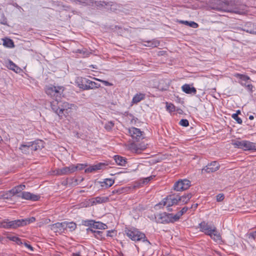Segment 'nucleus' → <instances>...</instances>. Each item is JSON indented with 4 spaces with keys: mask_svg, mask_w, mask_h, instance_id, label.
Returning <instances> with one entry per match:
<instances>
[{
    "mask_svg": "<svg viewBox=\"0 0 256 256\" xmlns=\"http://www.w3.org/2000/svg\"><path fill=\"white\" fill-rule=\"evenodd\" d=\"M208 4L212 10L221 12L243 14L247 12L246 6L236 0H210Z\"/></svg>",
    "mask_w": 256,
    "mask_h": 256,
    "instance_id": "f257e3e1",
    "label": "nucleus"
},
{
    "mask_svg": "<svg viewBox=\"0 0 256 256\" xmlns=\"http://www.w3.org/2000/svg\"><path fill=\"white\" fill-rule=\"evenodd\" d=\"M124 232L126 236L132 240L140 241L142 240L144 242H146L150 244L145 234L135 228H126Z\"/></svg>",
    "mask_w": 256,
    "mask_h": 256,
    "instance_id": "f03ea898",
    "label": "nucleus"
},
{
    "mask_svg": "<svg viewBox=\"0 0 256 256\" xmlns=\"http://www.w3.org/2000/svg\"><path fill=\"white\" fill-rule=\"evenodd\" d=\"M46 94L54 99L60 98L64 91L63 86H48L46 88Z\"/></svg>",
    "mask_w": 256,
    "mask_h": 256,
    "instance_id": "7ed1b4c3",
    "label": "nucleus"
},
{
    "mask_svg": "<svg viewBox=\"0 0 256 256\" xmlns=\"http://www.w3.org/2000/svg\"><path fill=\"white\" fill-rule=\"evenodd\" d=\"M60 106L58 116L61 118L68 114L71 112V110H76L77 108L75 104L66 102H60Z\"/></svg>",
    "mask_w": 256,
    "mask_h": 256,
    "instance_id": "20e7f679",
    "label": "nucleus"
},
{
    "mask_svg": "<svg viewBox=\"0 0 256 256\" xmlns=\"http://www.w3.org/2000/svg\"><path fill=\"white\" fill-rule=\"evenodd\" d=\"M234 76L240 79L238 82L242 86H244L250 92L252 91L253 86L249 82L250 80V78L245 74H234Z\"/></svg>",
    "mask_w": 256,
    "mask_h": 256,
    "instance_id": "39448f33",
    "label": "nucleus"
},
{
    "mask_svg": "<svg viewBox=\"0 0 256 256\" xmlns=\"http://www.w3.org/2000/svg\"><path fill=\"white\" fill-rule=\"evenodd\" d=\"M190 186V182L187 180H180L176 182L174 186V188L176 191H183L188 189Z\"/></svg>",
    "mask_w": 256,
    "mask_h": 256,
    "instance_id": "423d86ee",
    "label": "nucleus"
},
{
    "mask_svg": "<svg viewBox=\"0 0 256 256\" xmlns=\"http://www.w3.org/2000/svg\"><path fill=\"white\" fill-rule=\"evenodd\" d=\"M18 220L10 221L8 219L0 222V228L6 229H15L20 226Z\"/></svg>",
    "mask_w": 256,
    "mask_h": 256,
    "instance_id": "0eeeda50",
    "label": "nucleus"
},
{
    "mask_svg": "<svg viewBox=\"0 0 256 256\" xmlns=\"http://www.w3.org/2000/svg\"><path fill=\"white\" fill-rule=\"evenodd\" d=\"M159 221L161 223L174 222L177 221L175 218L174 214H167L164 212L159 215Z\"/></svg>",
    "mask_w": 256,
    "mask_h": 256,
    "instance_id": "6e6552de",
    "label": "nucleus"
},
{
    "mask_svg": "<svg viewBox=\"0 0 256 256\" xmlns=\"http://www.w3.org/2000/svg\"><path fill=\"white\" fill-rule=\"evenodd\" d=\"M75 165L71 164L69 166L64 167L61 168H58L54 171L56 174L68 175L74 173L76 172Z\"/></svg>",
    "mask_w": 256,
    "mask_h": 256,
    "instance_id": "1a4fd4ad",
    "label": "nucleus"
},
{
    "mask_svg": "<svg viewBox=\"0 0 256 256\" xmlns=\"http://www.w3.org/2000/svg\"><path fill=\"white\" fill-rule=\"evenodd\" d=\"M26 186L24 184L17 186L6 193L4 195V198H8L9 197H11L15 195H16L18 197V195L22 194V190H24Z\"/></svg>",
    "mask_w": 256,
    "mask_h": 256,
    "instance_id": "9d476101",
    "label": "nucleus"
},
{
    "mask_svg": "<svg viewBox=\"0 0 256 256\" xmlns=\"http://www.w3.org/2000/svg\"><path fill=\"white\" fill-rule=\"evenodd\" d=\"M219 168V164L216 162L214 161L210 162V164H208L206 167L203 168L202 170V173L204 174V172H213L218 170Z\"/></svg>",
    "mask_w": 256,
    "mask_h": 256,
    "instance_id": "9b49d317",
    "label": "nucleus"
},
{
    "mask_svg": "<svg viewBox=\"0 0 256 256\" xmlns=\"http://www.w3.org/2000/svg\"><path fill=\"white\" fill-rule=\"evenodd\" d=\"M18 197L24 200H31L32 201L38 200L40 198L39 195L34 194L28 192H22L21 194L18 195Z\"/></svg>",
    "mask_w": 256,
    "mask_h": 256,
    "instance_id": "f8f14e48",
    "label": "nucleus"
},
{
    "mask_svg": "<svg viewBox=\"0 0 256 256\" xmlns=\"http://www.w3.org/2000/svg\"><path fill=\"white\" fill-rule=\"evenodd\" d=\"M214 226H210L205 222H202L200 224V230L204 232L206 234H210L211 232L213 230L214 228H215Z\"/></svg>",
    "mask_w": 256,
    "mask_h": 256,
    "instance_id": "ddd939ff",
    "label": "nucleus"
},
{
    "mask_svg": "<svg viewBox=\"0 0 256 256\" xmlns=\"http://www.w3.org/2000/svg\"><path fill=\"white\" fill-rule=\"evenodd\" d=\"M29 144L31 148V150L32 151L41 150L44 147V142L41 140H36L34 142H29Z\"/></svg>",
    "mask_w": 256,
    "mask_h": 256,
    "instance_id": "4468645a",
    "label": "nucleus"
},
{
    "mask_svg": "<svg viewBox=\"0 0 256 256\" xmlns=\"http://www.w3.org/2000/svg\"><path fill=\"white\" fill-rule=\"evenodd\" d=\"M128 133L133 138L136 140H139L142 136V132L140 130L134 127L129 128Z\"/></svg>",
    "mask_w": 256,
    "mask_h": 256,
    "instance_id": "2eb2a0df",
    "label": "nucleus"
},
{
    "mask_svg": "<svg viewBox=\"0 0 256 256\" xmlns=\"http://www.w3.org/2000/svg\"><path fill=\"white\" fill-rule=\"evenodd\" d=\"M162 205L163 206H166L168 208V211H172V210L170 208L171 206H172V196L169 195L166 198H164L156 206H160Z\"/></svg>",
    "mask_w": 256,
    "mask_h": 256,
    "instance_id": "dca6fc26",
    "label": "nucleus"
},
{
    "mask_svg": "<svg viewBox=\"0 0 256 256\" xmlns=\"http://www.w3.org/2000/svg\"><path fill=\"white\" fill-rule=\"evenodd\" d=\"M65 222H57L50 226L51 230L55 232H60L65 230Z\"/></svg>",
    "mask_w": 256,
    "mask_h": 256,
    "instance_id": "f3484780",
    "label": "nucleus"
},
{
    "mask_svg": "<svg viewBox=\"0 0 256 256\" xmlns=\"http://www.w3.org/2000/svg\"><path fill=\"white\" fill-rule=\"evenodd\" d=\"M106 8L108 10L114 12L118 11L121 8L120 4L114 2H109L108 4H106Z\"/></svg>",
    "mask_w": 256,
    "mask_h": 256,
    "instance_id": "a211bd4d",
    "label": "nucleus"
},
{
    "mask_svg": "<svg viewBox=\"0 0 256 256\" xmlns=\"http://www.w3.org/2000/svg\"><path fill=\"white\" fill-rule=\"evenodd\" d=\"M210 237L214 240L216 242H222V237L220 234L217 231L216 228H214L213 230L208 234Z\"/></svg>",
    "mask_w": 256,
    "mask_h": 256,
    "instance_id": "6ab92c4d",
    "label": "nucleus"
},
{
    "mask_svg": "<svg viewBox=\"0 0 256 256\" xmlns=\"http://www.w3.org/2000/svg\"><path fill=\"white\" fill-rule=\"evenodd\" d=\"M242 149L246 150H256V144L246 140H244Z\"/></svg>",
    "mask_w": 256,
    "mask_h": 256,
    "instance_id": "aec40b11",
    "label": "nucleus"
},
{
    "mask_svg": "<svg viewBox=\"0 0 256 256\" xmlns=\"http://www.w3.org/2000/svg\"><path fill=\"white\" fill-rule=\"evenodd\" d=\"M86 84L84 86V90H90V89H94V88H98L100 87V84H98L97 83L95 82H92L90 80H87L86 81Z\"/></svg>",
    "mask_w": 256,
    "mask_h": 256,
    "instance_id": "412c9836",
    "label": "nucleus"
},
{
    "mask_svg": "<svg viewBox=\"0 0 256 256\" xmlns=\"http://www.w3.org/2000/svg\"><path fill=\"white\" fill-rule=\"evenodd\" d=\"M182 90L188 94H196V89L194 87H190V84H185L182 87Z\"/></svg>",
    "mask_w": 256,
    "mask_h": 256,
    "instance_id": "4be33fe9",
    "label": "nucleus"
},
{
    "mask_svg": "<svg viewBox=\"0 0 256 256\" xmlns=\"http://www.w3.org/2000/svg\"><path fill=\"white\" fill-rule=\"evenodd\" d=\"M104 166V164L103 163H99L95 165L90 166V167L85 170L86 172H92L96 170H99L102 168V166Z\"/></svg>",
    "mask_w": 256,
    "mask_h": 256,
    "instance_id": "5701e85b",
    "label": "nucleus"
},
{
    "mask_svg": "<svg viewBox=\"0 0 256 256\" xmlns=\"http://www.w3.org/2000/svg\"><path fill=\"white\" fill-rule=\"evenodd\" d=\"M60 98L54 99L51 102V108L54 112L58 115V112L60 110V103L61 101H59Z\"/></svg>",
    "mask_w": 256,
    "mask_h": 256,
    "instance_id": "b1692460",
    "label": "nucleus"
},
{
    "mask_svg": "<svg viewBox=\"0 0 256 256\" xmlns=\"http://www.w3.org/2000/svg\"><path fill=\"white\" fill-rule=\"evenodd\" d=\"M20 226H23L27 225L31 222H32L36 220L34 217H31L30 218H26L24 219L18 220Z\"/></svg>",
    "mask_w": 256,
    "mask_h": 256,
    "instance_id": "393cba45",
    "label": "nucleus"
},
{
    "mask_svg": "<svg viewBox=\"0 0 256 256\" xmlns=\"http://www.w3.org/2000/svg\"><path fill=\"white\" fill-rule=\"evenodd\" d=\"M114 160L117 164L120 166H125L126 163V160L120 156H114Z\"/></svg>",
    "mask_w": 256,
    "mask_h": 256,
    "instance_id": "a878e982",
    "label": "nucleus"
},
{
    "mask_svg": "<svg viewBox=\"0 0 256 256\" xmlns=\"http://www.w3.org/2000/svg\"><path fill=\"white\" fill-rule=\"evenodd\" d=\"M19 149L22 153L25 154H29L30 152H32L29 142L22 144Z\"/></svg>",
    "mask_w": 256,
    "mask_h": 256,
    "instance_id": "bb28decb",
    "label": "nucleus"
},
{
    "mask_svg": "<svg viewBox=\"0 0 256 256\" xmlns=\"http://www.w3.org/2000/svg\"><path fill=\"white\" fill-rule=\"evenodd\" d=\"M90 225H92L94 228H96L97 229H105L106 227V226L102 224L100 222H95L93 221H90Z\"/></svg>",
    "mask_w": 256,
    "mask_h": 256,
    "instance_id": "cd10ccee",
    "label": "nucleus"
},
{
    "mask_svg": "<svg viewBox=\"0 0 256 256\" xmlns=\"http://www.w3.org/2000/svg\"><path fill=\"white\" fill-rule=\"evenodd\" d=\"M3 45L9 48H12L14 47V42L12 40L8 38L3 39Z\"/></svg>",
    "mask_w": 256,
    "mask_h": 256,
    "instance_id": "c85d7f7f",
    "label": "nucleus"
},
{
    "mask_svg": "<svg viewBox=\"0 0 256 256\" xmlns=\"http://www.w3.org/2000/svg\"><path fill=\"white\" fill-rule=\"evenodd\" d=\"M192 196V194L190 193L188 194H187L184 195L182 196H179V202H182V204H186L190 200Z\"/></svg>",
    "mask_w": 256,
    "mask_h": 256,
    "instance_id": "c756f323",
    "label": "nucleus"
},
{
    "mask_svg": "<svg viewBox=\"0 0 256 256\" xmlns=\"http://www.w3.org/2000/svg\"><path fill=\"white\" fill-rule=\"evenodd\" d=\"M7 67L9 69L12 70L16 72H18L20 70V68H19L15 64H14L12 61L10 60L8 62Z\"/></svg>",
    "mask_w": 256,
    "mask_h": 256,
    "instance_id": "7c9ffc66",
    "label": "nucleus"
},
{
    "mask_svg": "<svg viewBox=\"0 0 256 256\" xmlns=\"http://www.w3.org/2000/svg\"><path fill=\"white\" fill-rule=\"evenodd\" d=\"M178 22L180 24H184L186 26H188L190 27L193 28H197L198 26V24L194 22H188L186 20H179Z\"/></svg>",
    "mask_w": 256,
    "mask_h": 256,
    "instance_id": "2f4dec72",
    "label": "nucleus"
},
{
    "mask_svg": "<svg viewBox=\"0 0 256 256\" xmlns=\"http://www.w3.org/2000/svg\"><path fill=\"white\" fill-rule=\"evenodd\" d=\"M145 98V94H136L132 98V102L136 104L140 102V100L144 99Z\"/></svg>",
    "mask_w": 256,
    "mask_h": 256,
    "instance_id": "473e14b6",
    "label": "nucleus"
},
{
    "mask_svg": "<svg viewBox=\"0 0 256 256\" xmlns=\"http://www.w3.org/2000/svg\"><path fill=\"white\" fill-rule=\"evenodd\" d=\"M246 236L248 242H252L255 240L256 237V231L248 232Z\"/></svg>",
    "mask_w": 256,
    "mask_h": 256,
    "instance_id": "72a5a7b5",
    "label": "nucleus"
},
{
    "mask_svg": "<svg viewBox=\"0 0 256 256\" xmlns=\"http://www.w3.org/2000/svg\"><path fill=\"white\" fill-rule=\"evenodd\" d=\"M247 25H248V26L251 27L252 26L254 28V27H255V28H254L253 29H250V28L244 29V30L246 31V32H247L248 33L251 34H256V25L254 24L250 23V22L248 23Z\"/></svg>",
    "mask_w": 256,
    "mask_h": 256,
    "instance_id": "f704fd0d",
    "label": "nucleus"
},
{
    "mask_svg": "<svg viewBox=\"0 0 256 256\" xmlns=\"http://www.w3.org/2000/svg\"><path fill=\"white\" fill-rule=\"evenodd\" d=\"M6 238L10 240L16 242L18 245H22L23 244L21 239L17 236H9Z\"/></svg>",
    "mask_w": 256,
    "mask_h": 256,
    "instance_id": "c9c22d12",
    "label": "nucleus"
},
{
    "mask_svg": "<svg viewBox=\"0 0 256 256\" xmlns=\"http://www.w3.org/2000/svg\"><path fill=\"white\" fill-rule=\"evenodd\" d=\"M65 222V230L67 228H69L70 231L74 230L76 229V225L75 223L73 222Z\"/></svg>",
    "mask_w": 256,
    "mask_h": 256,
    "instance_id": "e433bc0d",
    "label": "nucleus"
},
{
    "mask_svg": "<svg viewBox=\"0 0 256 256\" xmlns=\"http://www.w3.org/2000/svg\"><path fill=\"white\" fill-rule=\"evenodd\" d=\"M188 209V208L187 206L184 207L180 212H178L177 214H174L176 219L177 220H178L180 219V217L184 214L186 212Z\"/></svg>",
    "mask_w": 256,
    "mask_h": 256,
    "instance_id": "4c0bfd02",
    "label": "nucleus"
},
{
    "mask_svg": "<svg viewBox=\"0 0 256 256\" xmlns=\"http://www.w3.org/2000/svg\"><path fill=\"white\" fill-rule=\"evenodd\" d=\"M114 183V180L112 179H106L102 184V186H105L106 188H108L112 186Z\"/></svg>",
    "mask_w": 256,
    "mask_h": 256,
    "instance_id": "58836bf2",
    "label": "nucleus"
},
{
    "mask_svg": "<svg viewBox=\"0 0 256 256\" xmlns=\"http://www.w3.org/2000/svg\"><path fill=\"white\" fill-rule=\"evenodd\" d=\"M108 200V198L104 197H97L95 198V200L93 202V204H101L103 202H107Z\"/></svg>",
    "mask_w": 256,
    "mask_h": 256,
    "instance_id": "ea45409f",
    "label": "nucleus"
},
{
    "mask_svg": "<svg viewBox=\"0 0 256 256\" xmlns=\"http://www.w3.org/2000/svg\"><path fill=\"white\" fill-rule=\"evenodd\" d=\"M76 53H80L83 55L84 57L88 56L90 52H89L86 49L82 48V50H77Z\"/></svg>",
    "mask_w": 256,
    "mask_h": 256,
    "instance_id": "a19ab883",
    "label": "nucleus"
},
{
    "mask_svg": "<svg viewBox=\"0 0 256 256\" xmlns=\"http://www.w3.org/2000/svg\"><path fill=\"white\" fill-rule=\"evenodd\" d=\"M244 140H234L232 142V144L236 147L240 148H242L243 147Z\"/></svg>",
    "mask_w": 256,
    "mask_h": 256,
    "instance_id": "79ce46f5",
    "label": "nucleus"
},
{
    "mask_svg": "<svg viewBox=\"0 0 256 256\" xmlns=\"http://www.w3.org/2000/svg\"><path fill=\"white\" fill-rule=\"evenodd\" d=\"M146 43L147 44H146L145 46H147L156 47L158 45V42L156 41H148Z\"/></svg>",
    "mask_w": 256,
    "mask_h": 256,
    "instance_id": "37998d69",
    "label": "nucleus"
},
{
    "mask_svg": "<svg viewBox=\"0 0 256 256\" xmlns=\"http://www.w3.org/2000/svg\"><path fill=\"white\" fill-rule=\"evenodd\" d=\"M166 109L170 112H174L175 110V106H174L170 103L166 102Z\"/></svg>",
    "mask_w": 256,
    "mask_h": 256,
    "instance_id": "c03bdc74",
    "label": "nucleus"
},
{
    "mask_svg": "<svg viewBox=\"0 0 256 256\" xmlns=\"http://www.w3.org/2000/svg\"><path fill=\"white\" fill-rule=\"evenodd\" d=\"M170 196H172V206L178 204V202H180L179 196H177L176 198L174 197V194H170Z\"/></svg>",
    "mask_w": 256,
    "mask_h": 256,
    "instance_id": "a18cd8bd",
    "label": "nucleus"
},
{
    "mask_svg": "<svg viewBox=\"0 0 256 256\" xmlns=\"http://www.w3.org/2000/svg\"><path fill=\"white\" fill-rule=\"evenodd\" d=\"M232 118L235 120L238 124H241L242 123V120L238 116V114H232Z\"/></svg>",
    "mask_w": 256,
    "mask_h": 256,
    "instance_id": "49530a36",
    "label": "nucleus"
},
{
    "mask_svg": "<svg viewBox=\"0 0 256 256\" xmlns=\"http://www.w3.org/2000/svg\"><path fill=\"white\" fill-rule=\"evenodd\" d=\"M179 124L183 126H188L189 125V122L186 119H182L180 120Z\"/></svg>",
    "mask_w": 256,
    "mask_h": 256,
    "instance_id": "de8ad7c7",
    "label": "nucleus"
},
{
    "mask_svg": "<svg viewBox=\"0 0 256 256\" xmlns=\"http://www.w3.org/2000/svg\"><path fill=\"white\" fill-rule=\"evenodd\" d=\"M108 2L104 1H99L96 2V4L98 6L104 7L106 8V4H108Z\"/></svg>",
    "mask_w": 256,
    "mask_h": 256,
    "instance_id": "09e8293b",
    "label": "nucleus"
},
{
    "mask_svg": "<svg viewBox=\"0 0 256 256\" xmlns=\"http://www.w3.org/2000/svg\"><path fill=\"white\" fill-rule=\"evenodd\" d=\"M86 166V164H77L76 166H75L76 168V170H83Z\"/></svg>",
    "mask_w": 256,
    "mask_h": 256,
    "instance_id": "8fccbe9b",
    "label": "nucleus"
},
{
    "mask_svg": "<svg viewBox=\"0 0 256 256\" xmlns=\"http://www.w3.org/2000/svg\"><path fill=\"white\" fill-rule=\"evenodd\" d=\"M95 80L102 82L106 86H112V84L109 82H108L106 80H100L99 78H95Z\"/></svg>",
    "mask_w": 256,
    "mask_h": 256,
    "instance_id": "3c124183",
    "label": "nucleus"
},
{
    "mask_svg": "<svg viewBox=\"0 0 256 256\" xmlns=\"http://www.w3.org/2000/svg\"><path fill=\"white\" fill-rule=\"evenodd\" d=\"M114 126V124L112 122H109L105 125V128L106 130H110Z\"/></svg>",
    "mask_w": 256,
    "mask_h": 256,
    "instance_id": "603ef678",
    "label": "nucleus"
},
{
    "mask_svg": "<svg viewBox=\"0 0 256 256\" xmlns=\"http://www.w3.org/2000/svg\"><path fill=\"white\" fill-rule=\"evenodd\" d=\"M224 194H220L216 196L217 202H220L224 200Z\"/></svg>",
    "mask_w": 256,
    "mask_h": 256,
    "instance_id": "864d4df0",
    "label": "nucleus"
},
{
    "mask_svg": "<svg viewBox=\"0 0 256 256\" xmlns=\"http://www.w3.org/2000/svg\"><path fill=\"white\" fill-rule=\"evenodd\" d=\"M154 177V176H150L147 177L145 178L144 180L143 184H147L148 183L150 180L153 179V178Z\"/></svg>",
    "mask_w": 256,
    "mask_h": 256,
    "instance_id": "5fc2aeb1",
    "label": "nucleus"
},
{
    "mask_svg": "<svg viewBox=\"0 0 256 256\" xmlns=\"http://www.w3.org/2000/svg\"><path fill=\"white\" fill-rule=\"evenodd\" d=\"M76 1L83 5L89 4L88 2L86 0H76Z\"/></svg>",
    "mask_w": 256,
    "mask_h": 256,
    "instance_id": "6e6d98bb",
    "label": "nucleus"
},
{
    "mask_svg": "<svg viewBox=\"0 0 256 256\" xmlns=\"http://www.w3.org/2000/svg\"><path fill=\"white\" fill-rule=\"evenodd\" d=\"M94 232L96 236L98 238L101 236V234L102 233V232L100 230L94 231Z\"/></svg>",
    "mask_w": 256,
    "mask_h": 256,
    "instance_id": "4d7b16f0",
    "label": "nucleus"
},
{
    "mask_svg": "<svg viewBox=\"0 0 256 256\" xmlns=\"http://www.w3.org/2000/svg\"><path fill=\"white\" fill-rule=\"evenodd\" d=\"M24 244L26 248H28L29 250H30L32 251L33 250L32 247L30 244H27L26 242H24Z\"/></svg>",
    "mask_w": 256,
    "mask_h": 256,
    "instance_id": "13d9d810",
    "label": "nucleus"
},
{
    "mask_svg": "<svg viewBox=\"0 0 256 256\" xmlns=\"http://www.w3.org/2000/svg\"><path fill=\"white\" fill-rule=\"evenodd\" d=\"M198 206V204H192L191 206V208H194V209H196Z\"/></svg>",
    "mask_w": 256,
    "mask_h": 256,
    "instance_id": "bf43d9fd",
    "label": "nucleus"
},
{
    "mask_svg": "<svg viewBox=\"0 0 256 256\" xmlns=\"http://www.w3.org/2000/svg\"><path fill=\"white\" fill-rule=\"evenodd\" d=\"M132 147L134 146V148H136V152H138V149H139V148H138V146H135V145H132Z\"/></svg>",
    "mask_w": 256,
    "mask_h": 256,
    "instance_id": "052dcab7",
    "label": "nucleus"
},
{
    "mask_svg": "<svg viewBox=\"0 0 256 256\" xmlns=\"http://www.w3.org/2000/svg\"><path fill=\"white\" fill-rule=\"evenodd\" d=\"M254 116H249V119H250V120H254Z\"/></svg>",
    "mask_w": 256,
    "mask_h": 256,
    "instance_id": "680f3d73",
    "label": "nucleus"
},
{
    "mask_svg": "<svg viewBox=\"0 0 256 256\" xmlns=\"http://www.w3.org/2000/svg\"><path fill=\"white\" fill-rule=\"evenodd\" d=\"M72 256H80L79 254H73Z\"/></svg>",
    "mask_w": 256,
    "mask_h": 256,
    "instance_id": "e2e57ef3",
    "label": "nucleus"
},
{
    "mask_svg": "<svg viewBox=\"0 0 256 256\" xmlns=\"http://www.w3.org/2000/svg\"><path fill=\"white\" fill-rule=\"evenodd\" d=\"M110 231H108V234H107V236H112L110 235Z\"/></svg>",
    "mask_w": 256,
    "mask_h": 256,
    "instance_id": "0e129e2a",
    "label": "nucleus"
},
{
    "mask_svg": "<svg viewBox=\"0 0 256 256\" xmlns=\"http://www.w3.org/2000/svg\"><path fill=\"white\" fill-rule=\"evenodd\" d=\"M240 113V110H238L237 112H236V114H238V115Z\"/></svg>",
    "mask_w": 256,
    "mask_h": 256,
    "instance_id": "69168bd1",
    "label": "nucleus"
},
{
    "mask_svg": "<svg viewBox=\"0 0 256 256\" xmlns=\"http://www.w3.org/2000/svg\"><path fill=\"white\" fill-rule=\"evenodd\" d=\"M91 66H92L93 68H95L94 66L93 65H92Z\"/></svg>",
    "mask_w": 256,
    "mask_h": 256,
    "instance_id": "338daca9",
    "label": "nucleus"
}]
</instances>
